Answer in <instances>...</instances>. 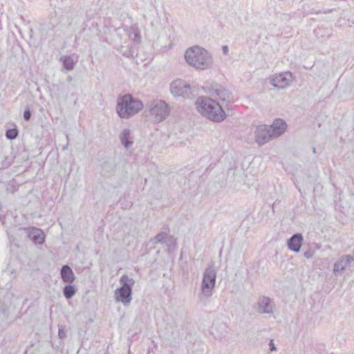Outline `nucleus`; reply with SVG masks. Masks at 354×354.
I'll use <instances>...</instances> for the list:
<instances>
[{
  "instance_id": "1",
  "label": "nucleus",
  "mask_w": 354,
  "mask_h": 354,
  "mask_svg": "<svg viewBox=\"0 0 354 354\" xmlns=\"http://www.w3.org/2000/svg\"><path fill=\"white\" fill-rule=\"evenodd\" d=\"M195 105L202 115L212 121L220 122L226 118V114L221 106L209 97H198Z\"/></svg>"
},
{
  "instance_id": "2",
  "label": "nucleus",
  "mask_w": 354,
  "mask_h": 354,
  "mask_svg": "<svg viewBox=\"0 0 354 354\" xmlns=\"http://www.w3.org/2000/svg\"><path fill=\"white\" fill-rule=\"evenodd\" d=\"M185 58L189 65L200 70L209 68L212 64L210 53L198 46L188 48L185 51Z\"/></svg>"
},
{
  "instance_id": "3",
  "label": "nucleus",
  "mask_w": 354,
  "mask_h": 354,
  "mask_svg": "<svg viewBox=\"0 0 354 354\" xmlns=\"http://www.w3.org/2000/svg\"><path fill=\"white\" fill-rule=\"evenodd\" d=\"M143 108L142 102L130 94L118 97L116 111L121 118H129L138 113Z\"/></svg>"
},
{
  "instance_id": "4",
  "label": "nucleus",
  "mask_w": 354,
  "mask_h": 354,
  "mask_svg": "<svg viewBox=\"0 0 354 354\" xmlns=\"http://www.w3.org/2000/svg\"><path fill=\"white\" fill-rule=\"evenodd\" d=\"M120 283L121 286L115 290V300L124 305H128L132 299V288L135 281L127 274H123L120 279Z\"/></svg>"
},
{
  "instance_id": "5",
  "label": "nucleus",
  "mask_w": 354,
  "mask_h": 354,
  "mask_svg": "<svg viewBox=\"0 0 354 354\" xmlns=\"http://www.w3.org/2000/svg\"><path fill=\"white\" fill-rule=\"evenodd\" d=\"M216 272L213 264H209L206 268L201 283V293L205 297H209L213 294L216 286Z\"/></svg>"
},
{
  "instance_id": "6",
  "label": "nucleus",
  "mask_w": 354,
  "mask_h": 354,
  "mask_svg": "<svg viewBox=\"0 0 354 354\" xmlns=\"http://www.w3.org/2000/svg\"><path fill=\"white\" fill-rule=\"evenodd\" d=\"M148 108L151 115L154 116V120L156 122L165 120L170 112L169 105L161 100H156L149 102Z\"/></svg>"
},
{
  "instance_id": "7",
  "label": "nucleus",
  "mask_w": 354,
  "mask_h": 354,
  "mask_svg": "<svg viewBox=\"0 0 354 354\" xmlns=\"http://www.w3.org/2000/svg\"><path fill=\"white\" fill-rule=\"evenodd\" d=\"M170 91L171 94L176 97L183 96L184 97H189L191 88L185 81L176 80L171 83Z\"/></svg>"
},
{
  "instance_id": "8",
  "label": "nucleus",
  "mask_w": 354,
  "mask_h": 354,
  "mask_svg": "<svg viewBox=\"0 0 354 354\" xmlns=\"http://www.w3.org/2000/svg\"><path fill=\"white\" fill-rule=\"evenodd\" d=\"M293 79L292 73L288 71L276 75L270 80V84L275 88L283 89L290 86Z\"/></svg>"
},
{
  "instance_id": "9",
  "label": "nucleus",
  "mask_w": 354,
  "mask_h": 354,
  "mask_svg": "<svg viewBox=\"0 0 354 354\" xmlns=\"http://www.w3.org/2000/svg\"><path fill=\"white\" fill-rule=\"evenodd\" d=\"M255 141L259 145H263L271 139L274 138L272 136L270 128L266 124L259 125L256 127L255 131Z\"/></svg>"
},
{
  "instance_id": "10",
  "label": "nucleus",
  "mask_w": 354,
  "mask_h": 354,
  "mask_svg": "<svg viewBox=\"0 0 354 354\" xmlns=\"http://www.w3.org/2000/svg\"><path fill=\"white\" fill-rule=\"evenodd\" d=\"M274 304L269 297L262 296L257 302V311L261 314H272L274 312Z\"/></svg>"
},
{
  "instance_id": "11",
  "label": "nucleus",
  "mask_w": 354,
  "mask_h": 354,
  "mask_svg": "<svg viewBox=\"0 0 354 354\" xmlns=\"http://www.w3.org/2000/svg\"><path fill=\"white\" fill-rule=\"evenodd\" d=\"M353 259V257L350 255L342 256L340 259L334 264V274H338L344 271L346 269V268H348L350 266Z\"/></svg>"
},
{
  "instance_id": "12",
  "label": "nucleus",
  "mask_w": 354,
  "mask_h": 354,
  "mask_svg": "<svg viewBox=\"0 0 354 354\" xmlns=\"http://www.w3.org/2000/svg\"><path fill=\"white\" fill-rule=\"evenodd\" d=\"M273 138H277L282 135L287 127L286 122L281 119H276L272 125L269 126Z\"/></svg>"
},
{
  "instance_id": "13",
  "label": "nucleus",
  "mask_w": 354,
  "mask_h": 354,
  "mask_svg": "<svg viewBox=\"0 0 354 354\" xmlns=\"http://www.w3.org/2000/svg\"><path fill=\"white\" fill-rule=\"evenodd\" d=\"M303 242V236L300 233L294 234L287 242L288 248L292 252H299Z\"/></svg>"
},
{
  "instance_id": "14",
  "label": "nucleus",
  "mask_w": 354,
  "mask_h": 354,
  "mask_svg": "<svg viewBox=\"0 0 354 354\" xmlns=\"http://www.w3.org/2000/svg\"><path fill=\"white\" fill-rule=\"evenodd\" d=\"M214 93L223 102L230 103L233 100L232 94L225 88L221 86H216L213 88Z\"/></svg>"
},
{
  "instance_id": "15",
  "label": "nucleus",
  "mask_w": 354,
  "mask_h": 354,
  "mask_svg": "<svg viewBox=\"0 0 354 354\" xmlns=\"http://www.w3.org/2000/svg\"><path fill=\"white\" fill-rule=\"evenodd\" d=\"M28 236L35 244H42L45 241L43 231L37 227L28 229Z\"/></svg>"
},
{
  "instance_id": "16",
  "label": "nucleus",
  "mask_w": 354,
  "mask_h": 354,
  "mask_svg": "<svg viewBox=\"0 0 354 354\" xmlns=\"http://www.w3.org/2000/svg\"><path fill=\"white\" fill-rule=\"evenodd\" d=\"M60 275L66 283H72L75 279L74 272L68 265H64L60 270Z\"/></svg>"
},
{
  "instance_id": "17",
  "label": "nucleus",
  "mask_w": 354,
  "mask_h": 354,
  "mask_svg": "<svg viewBox=\"0 0 354 354\" xmlns=\"http://www.w3.org/2000/svg\"><path fill=\"white\" fill-rule=\"evenodd\" d=\"M116 163L114 160H109L102 163V172L104 176H110L115 174Z\"/></svg>"
},
{
  "instance_id": "18",
  "label": "nucleus",
  "mask_w": 354,
  "mask_h": 354,
  "mask_svg": "<svg viewBox=\"0 0 354 354\" xmlns=\"http://www.w3.org/2000/svg\"><path fill=\"white\" fill-rule=\"evenodd\" d=\"M10 322L8 310L6 308L0 309V332L6 330Z\"/></svg>"
},
{
  "instance_id": "19",
  "label": "nucleus",
  "mask_w": 354,
  "mask_h": 354,
  "mask_svg": "<svg viewBox=\"0 0 354 354\" xmlns=\"http://www.w3.org/2000/svg\"><path fill=\"white\" fill-rule=\"evenodd\" d=\"M153 242L155 243H167L171 245L173 242V237L168 235L167 232H161L156 234L153 238Z\"/></svg>"
},
{
  "instance_id": "20",
  "label": "nucleus",
  "mask_w": 354,
  "mask_h": 354,
  "mask_svg": "<svg viewBox=\"0 0 354 354\" xmlns=\"http://www.w3.org/2000/svg\"><path fill=\"white\" fill-rule=\"evenodd\" d=\"M130 130L129 129H124L120 135V139L121 143L125 148L129 147L132 144L133 141L130 140Z\"/></svg>"
},
{
  "instance_id": "21",
  "label": "nucleus",
  "mask_w": 354,
  "mask_h": 354,
  "mask_svg": "<svg viewBox=\"0 0 354 354\" xmlns=\"http://www.w3.org/2000/svg\"><path fill=\"white\" fill-rule=\"evenodd\" d=\"M76 292L77 288L75 286L71 285V283L65 286L63 288V295L67 299H71L75 295Z\"/></svg>"
},
{
  "instance_id": "22",
  "label": "nucleus",
  "mask_w": 354,
  "mask_h": 354,
  "mask_svg": "<svg viewBox=\"0 0 354 354\" xmlns=\"http://www.w3.org/2000/svg\"><path fill=\"white\" fill-rule=\"evenodd\" d=\"M63 67L67 71H71L74 68L75 63L71 56H64L61 58Z\"/></svg>"
},
{
  "instance_id": "23",
  "label": "nucleus",
  "mask_w": 354,
  "mask_h": 354,
  "mask_svg": "<svg viewBox=\"0 0 354 354\" xmlns=\"http://www.w3.org/2000/svg\"><path fill=\"white\" fill-rule=\"evenodd\" d=\"M19 131L17 127L7 129L6 131V137L10 140H13L18 136Z\"/></svg>"
},
{
  "instance_id": "24",
  "label": "nucleus",
  "mask_w": 354,
  "mask_h": 354,
  "mask_svg": "<svg viewBox=\"0 0 354 354\" xmlns=\"http://www.w3.org/2000/svg\"><path fill=\"white\" fill-rule=\"evenodd\" d=\"M14 161V156L10 154L9 156H6L4 157L3 160L1 161V167L3 169H6L9 167Z\"/></svg>"
},
{
  "instance_id": "25",
  "label": "nucleus",
  "mask_w": 354,
  "mask_h": 354,
  "mask_svg": "<svg viewBox=\"0 0 354 354\" xmlns=\"http://www.w3.org/2000/svg\"><path fill=\"white\" fill-rule=\"evenodd\" d=\"M31 115H32L31 111L30 110V109L28 107H27L24 112L23 116H24V120L26 122L29 121L30 120Z\"/></svg>"
},
{
  "instance_id": "26",
  "label": "nucleus",
  "mask_w": 354,
  "mask_h": 354,
  "mask_svg": "<svg viewBox=\"0 0 354 354\" xmlns=\"http://www.w3.org/2000/svg\"><path fill=\"white\" fill-rule=\"evenodd\" d=\"M58 336L60 339H64L66 337V330H65L64 326L59 328Z\"/></svg>"
},
{
  "instance_id": "27",
  "label": "nucleus",
  "mask_w": 354,
  "mask_h": 354,
  "mask_svg": "<svg viewBox=\"0 0 354 354\" xmlns=\"http://www.w3.org/2000/svg\"><path fill=\"white\" fill-rule=\"evenodd\" d=\"M314 255V251L311 250L310 249L306 250L304 253V256L305 258L309 259H311Z\"/></svg>"
},
{
  "instance_id": "28",
  "label": "nucleus",
  "mask_w": 354,
  "mask_h": 354,
  "mask_svg": "<svg viewBox=\"0 0 354 354\" xmlns=\"http://www.w3.org/2000/svg\"><path fill=\"white\" fill-rule=\"evenodd\" d=\"M6 191L10 193H14L16 191V187L13 185L8 184L6 187Z\"/></svg>"
},
{
  "instance_id": "29",
  "label": "nucleus",
  "mask_w": 354,
  "mask_h": 354,
  "mask_svg": "<svg viewBox=\"0 0 354 354\" xmlns=\"http://www.w3.org/2000/svg\"><path fill=\"white\" fill-rule=\"evenodd\" d=\"M269 346H270V349L272 351H277V348L276 346H274V342L272 339H271L269 342Z\"/></svg>"
},
{
  "instance_id": "30",
  "label": "nucleus",
  "mask_w": 354,
  "mask_h": 354,
  "mask_svg": "<svg viewBox=\"0 0 354 354\" xmlns=\"http://www.w3.org/2000/svg\"><path fill=\"white\" fill-rule=\"evenodd\" d=\"M222 50H223V53L224 55H227L228 53V51H229V48H228V46L225 45V46H222Z\"/></svg>"
},
{
  "instance_id": "31",
  "label": "nucleus",
  "mask_w": 354,
  "mask_h": 354,
  "mask_svg": "<svg viewBox=\"0 0 354 354\" xmlns=\"http://www.w3.org/2000/svg\"><path fill=\"white\" fill-rule=\"evenodd\" d=\"M333 11V9H327L323 11V13L324 14H329L331 13Z\"/></svg>"
},
{
  "instance_id": "32",
  "label": "nucleus",
  "mask_w": 354,
  "mask_h": 354,
  "mask_svg": "<svg viewBox=\"0 0 354 354\" xmlns=\"http://www.w3.org/2000/svg\"><path fill=\"white\" fill-rule=\"evenodd\" d=\"M322 12L320 10H318V11H316L314 9H313L310 12L311 14H316V15H318L319 13H321Z\"/></svg>"
},
{
  "instance_id": "33",
  "label": "nucleus",
  "mask_w": 354,
  "mask_h": 354,
  "mask_svg": "<svg viewBox=\"0 0 354 354\" xmlns=\"http://www.w3.org/2000/svg\"><path fill=\"white\" fill-rule=\"evenodd\" d=\"M313 151L314 153H316V149H315V147L313 148Z\"/></svg>"
},
{
  "instance_id": "34",
  "label": "nucleus",
  "mask_w": 354,
  "mask_h": 354,
  "mask_svg": "<svg viewBox=\"0 0 354 354\" xmlns=\"http://www.w3.org/2000/svg\"><path fill=\"white\" fill-rule=\"evenodd\" d=\"M68 79L69 81H71L72 80V77L71 76H68Z\"/></svg>"
}]
</instances>
